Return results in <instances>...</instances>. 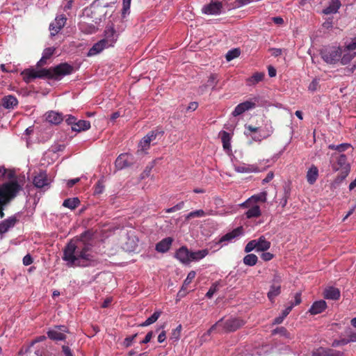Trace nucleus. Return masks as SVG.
I'll return each mask as SVG.
<instances>
[{
    "label": "nucleus",
    "mask_w": 356,
    "mask_h": 356,
    "mask_svg": "<svg viewBox=\"0 0 356 356\" xmlns=\"http://www.w3.org/2000/svg\"><path fill=\"white\" fill-rule=\"evenodd\" d=\"M63 259L69 267L94 266L98 263L93 254L92 245L82 240L67 243L63 250Z\"/></svg>",
    "instance_id": "nucleus-1"
},
{
    "label": "nucleus",
    "mask_w": 356,
    "mask_h": 356,
    "mask_svg": "<svg viewBox=\"0 0 356 356\" xmlns=\"http://www.w3.org/2000/svg\"><path fill=\"white\" fill-rule=\"evenodd\" d=\"M73 72V66L67 63H62L55 67H51L47 69H25L21 72V75L23 80L26 83H29L37 78L60 80L63 76L71 74Z\"/></svg>",
    "instance_id": "nucleus-2"
},
{
    "label": "nucleus",
    "mask_w": 356,
    "mask_h": 356,
    "mask_svg": "<svg viewBox=\"0 0 356 356\" xmlns=\"http://www.w3.org/2000/svg\"><path fill=\"white\" fill-rule=\"evenodd\" d=\"M332 170L335 172L339 171V175L334 179V184H339L348 175L350 167L347 161V156L342 154L336 156V161L332 163Z\"/></svg>",
    "instance_id": "nucleus-3"
},
{
    "label": "nucleus",
    "mask_w": 356,
    "mask_h": 356,
    "mask_svg": "<svg viewBox=\"0 0 356 356\" xmlns=\"http://www.w3.org/2000/svg\"><path fill=\"white\" fill-rule=\"evenodd\" d=\"M245 324V322L238 318H229L223 322L222 318L213 325L207 331L208 334H210L214 330H217L218 332H234L241 327Z\"/></svg>",
    "instance_id": "nucleus-4"
},
{
    "label": "nucleus",
    "mask_w": 356,
    "mask_h": 356,
    "mask_svg": "<svg viewBox=\"0 0 356 356\" xmlns=\"http://www.w3.org/2000/svg\"><path fill=\"white\" fill-rule=\"evenodd\" d=\"M22 186L17 180L6 182L0 186V204H7L15 198Z\"/></svg>",
    "instance_id": "nucleus-5"
},
{
    "label": "nucleus",
    "mask_w": 356,
    "mask_h": 356,
    "mask_svg": "<svg viewBox=\"0 0 356 356\" xmlns=\"http://www.w3.org/2000/svg\"><path fill=\"white\" fill-rule=\"evenodd\" d=\"M343 50L340 47H327L321 50L322 59L330 65H334L340 60Z\"/></svg>",
    "instance_id": "nucleus-6"
},
{
    "label": "nucleus",
    "mask_w": 356,
    "mask_h": 356,
    "mask_svg": "<svg viewBox=\"0 0 356 356\" xmlns=\"http://www.w3.org/2000/svg\"><path fill=\"white\" fill-rule=\"evenodd\" d=\"M259 97H254L250 100H247L238 104L232 112V115L234 117L238 116L243 114L246 111L254 108L256 106V102H259Z\"/></svg>",
    "instance_id": "nucleus-7"
},
{
    "label": "nucleus",
    "mask_w": 356,
    "mask_h": 356,
    "mask_svg": "<svg viewBox=\"0 0 356 356\" xmlns=\"http://www.w3.org/2000/svg\"><path fill=\"white\" fill-rule=\"evenodd\" d=\"M282 278L279 275H275L269 291L267 293L268 299L273 302L274 299L281 293Z\"/></svg>",
    "instance_id": "nucleus-8"
},
{
    "label": "nucleus",
    "mask_w": 356,
    "mask_h": 356,
    "mask_svg": "<svg viewBox=\"0 0 356 356\" xmlns=\"http://www.w3.org/2000/svg\"><path fill=\"white\" fill-rule=\"evenodd\" d=\"M134 163V159L133 155L127 153L121 154L118 156L115 161V167L118 170L127 168L133 165Z\"/></svg>",
    "instance_id": "nucleus-9"
},
{
    "label": "nucleus",
    "mask_w": 356,
    "mask_h": 356,
    "mask_svg": "<svg viewBox=\"0 0 356 356\" xmlns=\"http://www.w3.org/2000/svg\"><path fill=\"white\" fill-rule=\"evenodd\" d=\"M38 341L32 343L28 350V356H55L50 353L45 346L37 345Z\"/></svg>",
    "instance_id": "nucleus-10"
},
{
    "label": "nucleus",
    "mask_w": 356,
    "mask_h": 356,
    "mask_svg": "<svg viewBox=\"0 0 356 356\" xmlns=\"http://www.w3.org/2000/svg\"><path fill=\"white\" fill-rule=\"evenodd\" d=\"M243 229L242 227H238L236 229H234L232 232H228L223 235L216 244H222V246L225 245L227 242H230L234 238L243 234Z\"/></svg>",
    "instance_id": "nucleus-11"
},
{
    "label": "nucleus",
    "mask_w": 356,
    "mask_h": 356,
    "mask_svg": "<svg viewBox=\"0 0 356 356\" xmlns=\"http://www.w3.org/2000/svg\"><path fill=\"white\" fill-rule=\"evenodd\" d=\"M67 21V18L64 15L57 16L54 21L49 25V30L51 31V35L54 36L57 34L61 29L65 26Z\"/></svg>",
    "instance_id": "nucleus-12"
},
{
    "label": "nucleus",
    "mask_w": 356,
    "mask_h": 356,
    "mask_svg": "<svg viewBox=\"0 0 356 356\" xmlns=\"http://www.w3.org/2000/svg\"><path fill=\"white\" fill-rule=\"evenodd\" d=\"M222 4L219 1H211L202 8V12L207 15H218L221 13Z\"/></svg>",
    "instance_id": "nucleus-13"
},
{
    "label": "nucleus",
    "mask_w": 356,
    "mask_h": 356,
    "mask_svg": "<svg viewBox=\"0 0 356 356\" xmlns=\"http://www.w3.org/2000/svg\"><path fill=\"white\" fill-rule=\"evenodd\" d=\"M175 257L181 264L188 265L190 264V250L186 246H181L176 251Z\"/></svg>",
    "instance_id": "nucleus-14"
},
{
    "label": "nucleus",
    "mask_w": 356,
    "mask_h": 356,
    "mask_svg": "<svg viewBox=\"0 0 356 356\" xmlns=\"http://www.w3.org/2000/svg\"><path fill=\"white\" fill-rule=\"evenodd\" d=\"M18 222L15 216L9 217L0 223V234L6 233L10 228L13 227Z\"/></svg>",
    "instance_id": "nucleus-15"
},
{
    "label": "nucleus",
    "mask_w": 356,
    "mask_h": 356,
    "mask_svg": "<svg viewBox=\"0 0 356 356\" xmlns=\"http://www.w3.org/2000/svg\"><path fill=\"white\" fill-rule=\"evenodd\" d=\"M110 47L108 44V40H101L99 42L94 44V45L90 49L88 56H92L103 51L106 47Z\"/></svg>",
    "instance_id": "nucleus-16"
},
{
    "label": "nucleus",
    "mask_w": 356,
    "mask_h": 356,
    "mask_svg": "<svg viewBox=\"0 0 356 356\" xmlns=\"http://www.w3.org/2000/svg\"><path fill=\"white\" fill-rule=\"evenodd\" d=\"M173 238L172 237H166L162 239L156 245V250L158 252L165 253L168 252L173 242Z\"/></svg>",
    "instance_id": "nucleus-17"
},
{
    "label": "nucleus",
    "mask_w": 356,
    "mask_h": 356,
    "mask_svg": "<svg viewBox=\"0 0 356 356\" xmlns=\"http://www.w3.org/2000/svg\"><path fill=\"white\" fill-rule=\"evenodd\" d=\"M341 296V292L339 289L334 286H329L325 289L323 297L327 300H337Z\"/></svg>",
    "instance_id": "nucleus-18"
},
{
    "label": "nucleus",
    "mask_w": 356,
    "mask_h": 356,
    "mask_svg": "<svg viewBox=\"0 0 356 356\" xmlns=\"http://www.w3.org/2000/svg\"><path fill=\"white\" fill-rule=\"evenodd\" d=\"M327 308V303L323 300L315 301L309 309L312 315H316L322 313Z\"/></svg>",
    "instance_id": "nucleus-19"
},
{
    "label": "nucleus",
    "mask_w": 356,
    "mask_h": 356,
    "mask_svg": "<svg viewBox=\"0 0 356 356\" xmlns=\"http://www.w3.org/2000/svg\"><path fill=\"white\" fill-rule=\"evenodd\" d=\"M267 193L261 192L257 195H252L243 204V207H250L252 204H255L258 202H265L266 201Z\"/></svg>",
    "instance_id": "nucleus-20"
},
{
    "label": "nucleus",
    "mask_w": 356,
    "mask_h": 356,
    "mask_svg": "<svg viewBox=\"0 0 356 356\" xmlns=\"http://www.w3.org/2000/svg\"><path fill=\"white\" fill-rule=\"evenodd\" d=\"M46 120L53 124H59L63 120L64 117L62 113L51 111L46 113Z\"/></svg>",
    "instance_id": "nucleus-21"
},
{
    "label": "nucleus",
    "mask_w": 356,
    "mask_h": 356,
    "mask_svg": "<svg viewBox=\"0 0 356 356\" xmlns=\"http://www.w3.org/2000/svg\"><path fill=\"white\" fill-rule=\"evenodd\" d=\"M33 184L37 188H42L49 184L47 175L45 172H41L33 179Z\"/></svg>",
    "instance_id": "nucleus-22"
},
{
    "label": "nucleus",
    "mask_w": 356,
    "mask_h": 356,
    "mask_svg": "<svg viewBox=\"0 0 356 356\" xmlns=\"http://www.w3.org/2000/svg\"><path fill=\"white\" fill-rule=\"evenodd\" d=\"M2 105L5 108H14L18 104L17 99L13 95H7L1 99Z\"/></svg>",
    "instance_id": "nucleus-23"
},
{
    "label": "nucleus",
    "mask_w": 356,
    "mask_h": 356,
    "mask_svg": "<svg viewBox=\"0 0 356 356\" xmlns=\"http://www.w3.org/2000/svg\"><path fill=\"white\" fill-rule=\"evenodd\" d=\"M256 240V250L257 252H264L270 247V242L267 241L264 236H260Z\"/></svg>",
    "instance_id": "nucleus-24"
},
{
    "label": "nucleus",
    "mask_w": 356,
    "mask_h": 356,
    "mask_svg": "<svg viewBox=\"0 0 356 356\" xmlns=\"http://www.w3.org/2000/svg\"><path fill=\"white\" fill-rule=\"evenodd\" d=\"M318 177V170L316 166L312 165L307 172V181L310 184H314Z\"/></svg>",
    "instance_id": "nucleus-25"
},
{
    "label": "nucleus",
    "mask_w": 356,
    "mask_h": 356,
    "mask_svg": "<svg viewBox=\"0 0 356 356\" xmlns=\"http://www.w3.org/2000/svg\"><path fill=\"white\" fill-rule=\"evenodd\" d=\"M249 209L245 212L247 218H252L259 217L261 214L260 207L255 204H252Z\"/></svg>",
    "instance_id": "nucleus-26"
},
{
    "label": "nucleus",
    "mask_w": 356,
    "mask_h": 356,
    "mask_svg": "<svg viewBox=\"0 0 356 356\" xmlns=\"http://www.w3.org/2000/svg\"><path fill=\"white\" fill-rule=\"evenodd\" d=\"M90 122L88 120H77L74 127H72V131L76 132H81L87 131L90 128Z\"/></svg>",
    "instance_id": "nucleus-27"
},
{
    "label": "nucleus",
    "mask_w": 356,
    "mask_h": 356,
    "mask_svg": "<svg viewBox=\"0 0 356 356\" xmlns=\"http://www.w3.org/2000/svg\"><path fill=\"white\" fill-rule=\"evenodd\" d=\"M209 254L207 249L197 250L196 252L190 251V263L191 261H197L204 258Z\"/></svg>",
    "instance_id": "nucleus-28"
},
{
    "label": "nucleus",
    "mask_w": 356,
    "mask_h": 356,
    "mask_svg": "<svg viewBox=\"0 0 356 356\" xmlns=\"http://www.w3.org/2000/svg\"><path fill=\"white\" fill-rule=\"evenodd\" d=\"M47 336L49 339L54 341H63L66 339V336L64 333L54 328L47 332Z\"/></svg>",
    "instance_id": "nucleus-29"
},
{
    "label": "nucleus",
    "mask_w": 356,
    "mask_h": 356,
    "mask_svg": "<svg viewBox=\"0 0 356 356\" xmlns=\"http://www.w3.org/2000/svg\"><path fill=\"white\" fill-rule=\"evenodd\" d=\"M105 38L103 40H108V44L112 46L113 44L116 41L117 36L115 35V31L113 27L107 28L105 30Z\"/></svg>",
    "instance_id": "nucleus-30"
},
{
    "label": "nucleus",
    "mask_w": 356,
    "mask_h": 356,
    "mask_svg": "<svg viewBox=\"0 0 356 356\" xmlns=\"http://www.w3.org/2000/svg\"><path fill=\"white\" fill-rule=\"evenodd\" d=\"M218 80L217 74H211L209 77L207 84L200 86V89L201 90V91L202 92H204L206 88L208 86L211 87L212 90H214V88H216V86L218 83Z\"/></svg>",
    "instance_id": "nucleus-31"
},
{
    "label": "nucleus",
    "mask_w": 356,
    "mask_h": 356,
    "mask_svg": "<svg viewBox=\"0 0 356 356\" xmlns=\"http://www.w3.org/2000/svg\"><path fill=\"white\" fill-rule=\"evenodd\" d=\"M343 56L341 55L340 60H339L341 62V65H347L348 63L350 62V60H352L356 56L355 52L346 51V49H344V50L343 51Z\"/></svg>",
    "instance_id": "nucleus-32"
},
{
    "label": "nucleus",
    "mask_w": 356,
    "mask_h": 356,
    "mask_svg": "<svg viewBox=\"0 0 356 356\" xmlns=\"http://www.w3.org/2000/svg\"><path fill=\"white\" fill-rule=\"evenodd\" d=\"M341 6V3L339 0H334L331 4L324 9L323 13L326 15L336 13Z\"/></svg>",
    "instance_id": "nucleus-33"
},
{
    "label": "nucleus",
    "mask_w": 356,
    "mask_h": 356,
    "mask_svg": "<svg viewBox=\"0 0 356 356\" xmlns=\"http://www.w3.org/2000/svg\"><path fill=\"white\" fill-rule=\"evenodd\" d=\"M264 77V73L263 72H255L253 75L247 79V83L248 86H252L261 81Z\"/></svg>",
    "instance_id": "nucleus-34"
},
{
    "label": "nucleus",
    "mask_w": 356,
    "mask_h": 356,
    "mask_svg": "<svg viewBox=\"0 0 356 356\" xmlns=\"http://www.w3.org/2000/svg\"><path fill=\"white\" fill-rule=\"evenodd\" d=\"M79 204L80 200L78 197L67 198L64 200L63 206L72 210L76 209L79 205Z\"/></svg>",
    "instance_id": "nucleus-35"
},
{
    "label": "nucleus",
    "mask_w": 356,
    "mask_h": 356,
    "mask_svg": "<svg viewBox=\"0 0 356 356\" xmlns=\"http://www.w3.org/2000/svg\"><path fill=\"white\" fill-rule=\"evenodd\" d=\"M222 146L225 149L229 150L230 149V136L229 134L225 131H222L220 133Z\"/></svg>",
    "instance_id": "nucleus-36"
},
{
    "label": "nucleus",
    "mask_w": 356,
    "mask_h": 356,
    "mask_svg": "<svg viewBox=\"0 0 356 356\" xmlns=\"http://www.w3.org/2000/svg\"><path fill=\"white\" fill-rule=\"evenodd\" d=\"M161 314V312L156 311L151 316L147 318L145 321L140 324L141 327H146L155 323Z\"/></svg>",
    "instance_id": "nucleus-37"
},
{
    "label": "nucleus",
    "mask_w": 356,
    "mask_h": 356,
    "mask_svg": "<svg viewBox=\"0 0 356 356\" xmlns=\"http://www.w3.org/2000/svg\"><path fill=\"white\" fill-rule=\"evenodd\" d=\"M258 258L254 254H248L243 258V263L249 266H253L257 263Z\"/></svg>",
    "instance_id": "nucleus-38"
},
{
    "label": "nucleus",
    "mask_w": 356,
    "mask_h": 356,
    "mask_svg": "<svg viewBox=\"0 0 356 356\" xmlns=\"http://www.w3.org/2000/svg\"><path fill=\"white\" fill-rule=\"evenodd\" d=\"M206 215L205 212L202 209H199L196 211H191L188 213L186 216V220H188L191 218H201Z\"/></svg>",
    "instance_id": "nucleus-39"
},
{
    "label": "nucleus",
    "mask_w": 356,
    "mask_h": 356,
    "mask_svg": "<svg viewBox=\"0 0 356 356\" xmlns=\"http://www.w3.org/2000/svg\"><path fill=\"white\" fill-rule=\"evenodd\" d=\"M240 50L238 49H232V50H229L227 54H226V60L227 61H230L237 57L239 56L240 55Z\"/></svg>",
    "instance_id": "nucleus-40"
},
{
    "label": "nucleus",
    "mask_w": 356,
    "mask_h": 356,
    "mask_svg": "<svg viewBox=\"0 0 356 356\" xmlns=\"http://www.w3.org/2000/svg\"><path fill=\"white\" fill-rule=\"evenodd\" d=\"M164 134L163 130L156 129L149 131L146 136H149L151 142L154 141L158 136L161 137Z\"/></svg>",
    "instance_id": "nucleus-41"
},
{
    "label": "nucleus",
    "mask_w": 356,
    "mask_h": 356,
    "mask_svg": "<svg viewBox=\"0 0 356 356\" xmlns=\"http://www.w3.org/2000/svg\"><path fill=\"white\" fill-rule=\"evenodd\" d=\"M350 147V145L348 143H342L339 145H330L329 149H335L339 152H342L346 151Z\"/></svg>",
    "instance_id": "nucleus-42"
},
{
    "label": "nucleus",
    "mask_w": 356,
    "mask_h": 356,
    "mask_svg": "<svg viewBox=\"0 0 356 356\" xmlns=\"http://www.w3.org/2000/svg\"><path fill=\"white\" fill-rule=\"evenodd\" d=\"M236 170L238 172H257V168L254 166H238L236 168Z\"/></svg>",
    "instance_id": "nucleus-43"
},
{
    "label": "nucleus",
    "mask_w": 356,
    "mask_h": 356,
    "mask_svg": "<svg viewBox=\"0 0 356 356\" xmlns=\"http://www.w3.org/2000/svg\"><path fill=\"white\" fill-rule=\"evenodd\" d=\"M196 273L194 270H191L188 273L186 278L184 281L182 289H186L187 286L191 283L195 277Z\"/></svg>",
    "instance_id": "nucleus-44"
},
{
    "label": "nucleus",
    "mask_w": 356,
    "mask_h": 356,
    "mask_svg": "<svg viewBox=\"0 0 356 356\" xmlns=\"http://www.w3.org/2000/svg\"><path fill=\"white\" fill-rule=\"evenodd\" d=\"M324 353L325 356H345L343 353L330 348H324Z\"/></svg>",
    "instance_id": "nucleus-45"
},
{
    "label": "nucleus",
    "mask_w": 356,
    "mask_h": 356,
    "mask_svg": "<svg viewBox=\"0 0 356 356\" xmlns=\"http://www.w3.org/2000/svg\"><path fill=\"white\" fill-rule=\"evenodd\" d=\"M151 140L149 136H144L140 142V147H141V150L147 149L149 147Z\"/></svg>",
    "instance_id": "nucleus-46"
},
{
    "label": "nucleus",
    "mask_w": 356,
    "mask_h": 356,
    "mask_svg": "<svg viewBox=\"0 0 356 356\" xmlns=\"http://www.w3.org/2000/svg\"><path fill=\"white\" fill-rule=\"evenodd\" d=\"M56 51V48L54 47H48L44 49L42 52V56L44 58L49 60L54 54Z\"/></svg>",
    "instance_id": "nucleus-47"
},
{
    "label": "nucleus",
    "mask_w": 356,
    "mask_h": 356,
    "mask_svg": "<svg viewBox=\"0 0 356 356\" xmlns=\"http://www.w3.org/2000/svg\"><path fill=\"white\" fill-rule=\"evenodd\" d=\"M181 330V325H179L175 329L172 331L171 339L177 341L180 337Z\"/></svg>",
    "instance_id": "nucleus-48"
},
{
    "label": "nucleus",
    "mask_w": 356,
    "mask_h": 356,
    "mask_svg": "<svg viewBox=\"0 0 356 356\" xmlns=\"http://www.w3.org/2000/svg\"><path fill=\"white\" fill-rule=\"evenodd\" d=\"M138 334H133L131 336L127 337L124 339L123 341V345L126 348L130 347L134 341V339L137 337Z\"/></svg>",
    "instance_id": "nucleus-49"
},
{
    "label": "nucleus",
    "mask_w": 356,
    "mask_h": 356,
    "mask_svg": "<svg viewBox=\"0 0 356 356\" xmlns=\"http://www.w3.org/2000/svg\"><path fill=\"white\" fill-rule=\"evenodd\" d=\"M104 190V186L103 182L99 180L95 186L94 193L95 194H101L103 193Z\"/></svg>",
    "instance_id": "nucleus-50"
},
{
    "label": "nucleus",
    "mask_w": 356,
    "mask_h": 356,
    "mask_svg": "<svg viewBox=\"0 0 356 356\" xmlns=\"http://www.w3.org/2000/svg\"><path fill=\"white\" fill-rule=\"evenodd\" d=\"M218 286L217 283H214L211 285V286L209 288V291L206 293V296L208 298H211L213 294L218 291Z\"/></svg>",
    "instance_id": "nucleus-51"
},
{
    "label": "nucleus",
    "mask_w": 356,
    "mask_h": 356,
    "mask_svg": "<svg viewBox=\"0 0 356 356\" xmlns=\"http://www.w3.org/2000/svg\"><path fill=\"white\" fill-rule=\"evenodd\" d=\"M65 120L66 123L68 125H70L71 128L72 129V127L75 126L77 119H76V118H75L73 115H67L65 116Z\"/></svg>",
    "instance_id": "nucleus-52"
},
{
    "label": "nucleus",
    "mask_w": 356,
    "mask_h": 356,
    "mask_svg": "<svg viewBox=\"0 0 356 356\" xmlns=\"http://www.w3.org/2000/svg\"><path fill=\"white\" fill-rule=\"evenodd\" d=\"M256 240L254 239L249 241L245 247V252L248 253L256 250Z\"/></svg>",
    "instance_id": "nucleus-53"
},
{
    "label": "nucleus",
    "mask_w": 356,
    "mask_h": 356,
    "mask_svg": "<svg viewBox=\"0 0 356 356\" xmlns=\"http://www.w3.org/2000/svg\"><path fill=\"white\" fill-rule=\"evenodd\" d=\"M273 334H279L282 336H287L289 334V332L284 327H277L276 329L273 330Z\"/></svg>",
    "instance_id": "nucleus-54"
},
{
    "label": "nucleus",
    "mask_w": 356,
    "mask_h": 356,
    "mask_svg": "<svg viewBox=\"0 0 356 356\" xmlns=\"http://www.w3.org/2000/svg\"><path fill=\"white\" fill-rule=\"evenodd\" d=\"M131 0H122V15H125L130 9Z\"/></svg>",
    "instance_id": "nucleus-55"
},
{
    "label": "nucleus",
    "mask_w": 356,
    "mask_h": 356,
    "mask_svg": "<svg viewBox=\"0 0 356 356\" xmlns=\"http://www.w3.org/2000/svg\"><path fill=\"white\" fill-rule=\"evenodd\" d=\"M252 1V0H236L234 2V8H240L250 3Z\"/></svg>",
    "instance_id": "nucleus-56"
},
{
    "label": "nucleus",
    "mask_w": 356,
    "mask_h": 356,
    "mask_svg": "<svg viewBox=\"0 0 356 356\" xmlns=\"http://www.w3.org/2000/svg\"><path fill=\"white\" fill-rule=\"evenodd\" d=\"M345 49H346V51H353V50L356 49V38H354V40L350 43L347 44Z\"/></svg>",
    "instance_id": "nucleus-57"
},
{
    "label": "nucleus",
    "mask_w": 356,
    "mask_h": 356,
    "mask_svg": "<svg viewBox=\"0 0 356 356\" xmlns=\"http://www.w3.org/2000/svg\"><path fill=\"white\" fill-rule=\"evenodd\" d=\"M261 258L264 261H268L271 260L273 258V254H271L270 252H264L261 254Z\"/></svg>",
    "instance_id": "nucleus-58"
},
{
    "label": "nucleus",
    "mask_w": 356,
    "mask_h": 356,
    "mask_svg": "<svg viewBox=\"0 0 356 356\" xmlns=\"http://www.w3.org/2000/svg\"><path fill=\"white\" fill-rule=\"evenodd\" d=\"M33 258L29 254H26L23 258V264L24 266H29V265L33 263Z\"/></svg>",
    "instance_id": "nucleus-59"
},
{
    "label": "nucleus",
    "mask_w": 356,
    "mask_h": 356,
    "mask_svg": "<svg viewBox=\"0 0 356 356\" xmlns=\"http://www.w3.org/2000/svg\"><path fill=\"white\" fill-rule=\"evenodd\" d=\"M301 301V293H296L294 297V302H293L291 305H293V307L298 305L300 304Z\"/></svg>",
    "instance_id": "nucleus-60"
},
{
    "label": "nucleus",
    "mask_w": 356,
    "mask_h": 356,
    "mask_svg": "<svg viewBox=\"0 0 356 356\" xmlns=\"http://www.w3.org/2000/svg\"><path fill=\"white\" fill-rule=\"evenodd\" d=\"M318 81L316 80H313L309 85L308 89L310 91H315L317 89L318 86Z\"/></svg>",
    "instance_id": "nucleus-61"
},
{
    "label": "nucleus",
    "mask_w": 356,
    "mask_h": 356,
    "mask_svg": "<svg viewBox=\"0 0 356 356\" xmlns=\"http://www.w3.org/2000/svg\"><path fill=\"white\" fill-rule=\"evenodd\" d=\"M153 337V332L152 331H150V332H148L147 334H146L145 337L144 338V339L141 341V343H147L150 341V340L152 339Z\"/></svg>",
    "instance_id": "nucleus-62"
},
{
    "label": "nucleus",
    "mask_w": 356,
    "mask_h": 356,
    "mask_svg": "<svg viewBox=\"0 0 356 356\" xmlns=\"http://www.w3.org/2000/svg\"><path fill=\"white\" fill-rule=\"evenodd\" d=\"M273 177H274V174L273 172H269L266 177L263 179L262 182L263 184H265V183H268L269 181H270L273 179Z\"/></svg>",
    "instance_id": "nucleus-63"
},
{
    "label": "nucleus",
    "mask_w": 356,
    "mask_h": 356,
    "mask_svg": "<svg viewBox=\"0 0 356 356\" xmlns=\"http://www.w3.org/2000/svg\"><path fill=\"white\" fill-rule=\"evenodd\" d=\"M312 356H325L324 348H318L315 352H314Z\"/></svg>",
    "instance_id": "nucleus-64"
}]
</instances>
